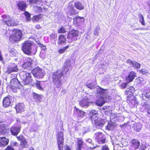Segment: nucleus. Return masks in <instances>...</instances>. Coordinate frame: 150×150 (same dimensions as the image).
Returning a JSON list of instances; mask_svg holds the SVG:
<instances>
[{"instance_id": "nucleus-46", "label": "nucleus", "mask_w": 150, "mask_h": 150, "mask_svg": "<svg viewBox=\"0 0 150 150\" xmlns=\"http://www.w3.org/2000/svg\"><path fill=\"white\" fill-rule=\"evenodd\" d=\"M134 67H133L137 68L139 69L140 67V64L139 63L135 62H134Z\"/></svg>"}, {"instance_id": "nucleus-56", "label": "nucleus", "mask_w": 150, "mask_h": 150, "mask_svg": "<svg viewBox=\"0 0 150 150\" xmlns=\"http://www.w3.org/2000/svg\"><path fill=\"white\" fill-rule=\"evenodd\" d=\"M65 150H71L69 146H66Z\"/></svg>"}, {"instance_id": "nucleus-24", "label": "nucleus", "mask_w": 150, "mask_h": 150, "mask_svg": "<svg viewBox=\"0 0 150 150\" xmlns=\"http://www.w3.org/2000/svg\"><path fill=\"white\" fill-rule=\"evenodd\" d=\"M18 6L21 10H25L26 7V3L23 1H20L18 4Z\"/></svg>"}, {"instance_id": "nucleus-13", "label": "nucleus", "mask_w": 150, "mask_h": 150, "mask_svg": "<svg viewBox=\"0 0 150 150\" xmlns=\"http://www.w3.org/2000/svg\"><path fill=\"white\" fill-rule=\"evenodd\" d=\"M94 136L99 143L103 144L105 142V138L103 136V134L101 132H98L96 133Z\"/></svg>"}, {"instance_id": "nucleus-49", "label": "nucleus", "mask_w": 150, "mask_h": 150, "mask_svg": "<svg viewBox=\"0 0 150 150\" xmlns=\"http://www.w3.org/2000/svg\"><path fill=\"white\" fill-rule=\"evenodd\" d=\"M140 71H141V72L143 74H146L148 73L147 70L145 69H142Z\"/></svg>"}, {"instance_id": "nucleus-5", "label": "nucleus", "mask_w": 150, "mask_h": 150, "mask_svg": "<svg viewBox=\"0 0 150 150\" xmlns=\"http://www.w3.org/2000/svg\"><path fill=\"white\" fill-rule=\"evenodd\" d=\"M20 76L22 80V83L23 85H26L31 83L32 79L30 73L23 71L20 73Z\"/></svg>"}, {"instance_id": "nucleus-30", "label": "nucleus", "mask_w": 150, "mask_h": 150, "mask_svg": "<svg viewBox=\"0 0 150 150\" xmlns=\"http://www.w3.org/2000/svg\"><path fill=\"white\" fill-rule=\"evenodd\" d=\"M134 90V88L133 87H129V88H128L126 90L125 93L126 94L131 95L132 94V92Z\"/></svg>"}, {"instance_id": "nucleus-12", "label": "nucleus", "mask_w": 150, "mask_h": 150, "mask_svg": "<svg viewBox=\"0 0 150 150\" xmlns=\"http://www.w3.org/2000/svg\"><path fill=\"white\" fill-rule=\"evenodd\" d=\"M34 61L30 58L28 57L26 58L24 61V64L22 65L23 68L27 69L28 68H30L34 66L35 64H34Z\"/></svg>"}, {"instance_id": "nucleus-9", "label": "nucleus", "mask_w": 150, "mask_h": 150, "mask_svg": "<svg viewBox=\"0 0 150 150\" xmlns=\"http://www.w3.org/2000/svg\"><path fill=\"white\" fill-rule=\"evenodd\" d=\"M91 96L89 95H87L83 97L82 99L79 101V104L80 106L83 107H88L91 103L90 99Z\"/></svg>"}, {"instance_id": "nucleus-53", "label": "nucleus", "mask_w": 150, "mask_h": 150, "mask_svg": "<svg viewBox=\"0 0 150 150\" xmlns=\"http://www.w3.org/2000/svg\"><path fill=\"white\" fill-rule=\"evenodd\" d=\"M102 150H109L108 147L106 145L104 146L102 148Z\"/></svg>"}, {"instance_id": "nucleus-45", "label": "nucleus", "mask_w": 150, "mask_h": 150, "mask_svg": "<svg viewBox=\"0 0 150 150\" xmlns=\"http://www.w3.org/2000/svg\"><path fill=\"white\" fill-rule=\"evenodd\" d=\"M142 128V125L139 123L137 124L136 125V130L137 131L139 132Z\"/></svg>"}, {"instance_id": "nucleus-43", "label": "nucleus", "mask_w": 150, "mask_h": 150, "mask_svg": "<svg viewBox=\"0 0 150 150\" xmlns=\"http://www.w3.org/2000/svg\"><path fill=\"white\" fill-rule=\"evenodd\" d=\"M17 138L18 140L21 142L25 140V139L23 135H20L18 137H17Z\"/></svg>"}, {"instance_id": "nucleus-32", "label": "nucleus", "mask_w": 150, "mask_h": 150, "mask_svg": "<svg viewBox=\"0 0 150 150\" xmlns=\"http://www.w3.org/2000/svg\"><path fill=\"white\" fill-rule=\"evenodd\" d=\"M86 86L88 88L91 89H93L96 88V84L93 83H87Z\"/></svg>"}, {"instance_id": "nucleus-22", "label": "nucleus", "mask_w": 150, "mask_h": 150, "mask_svg": "<svg viewBox=\"0 0 150 150\" xmlns=\"http://www.w3.org/2000/svg\"><path fill=\"white\" fill-rule=\"evenodd\" d=\"M127 101L128 103L129 104L134 105L135 104L137 103V101L133 96H132V97L129 96H127Z\"/></svg>"}, {"instance_id": "nucleus-8", "label": "nucleus", "mask_w": 150, "mask_h": 150, "mask_svg": "<svg viewBox=\"0 0 150 150\" xmlns=\"http://www.w3.org/2000/svg\"><path fill=\"white\" fill-rule=\"evenodd\" d=\"M31 72L34 76L37 78H43L45 74L44 71L38 67L35 68Z\"/></svg>"}, {"instance_id": "nucleus-42", "label": "nucleus", "mask_w": 150, "mask_h": 150, "mask_svg": "<svg viewBox=\"0 0 150 150\" xmlns=\"http://www.w3.org/2000/svg\"><path fill=\"white\" fill-rule=\"evenodd\" d=\"M66 32L65 29L63 27H62L58 30L59 33H65Z\"/></svg>"}, {"instance_id": "nucleus-64", "label": "nucleus", "mask_w": 150, "mask_h": 150, "mask_svg": "<svg viewBox=\"0 0 150 150\" xmlns=\"http://www.w3.org/2000/svg\"><path fill=\"white\" fill-rule=\"evenodd\" d=\"M76 150H81V148H77Z\"/></svg>"}, {"instance_id": "nucleus-47", "label": "nucleus", "mask_w": 150, "mask_h": 150, "mask_svg": "<svg viewBox=\"0 0 150 150\" xmlns=\"http://www.w3.org/2000/svg\"><path fill=\"white\" fill-rule=\"evenodd\" d=\"M127 85V83H123L120 86V87L122 89H124L126 87Z\"/></svg>"}, {"instance_id": "nucleus-20", "label": "nucleus", "mask_w": 150, "mask_h": 150, "mask_svg": "<svg viewBox=\"0 0 150 150\" xmlns=\"http://www.w3.org/2000/svg\"><path fill=\"white\" fill-rule=\"evenodd\" d=\"M9 142V139L3 137H0V146H5L7 145Z\"/></svg>"}, {"instance_id": "nucleus-63", "label": "nucleus", "mask_w": 150, "mask_h": 150, "mask_svg": "<svg viewBox=\"0 0 150 150\" xmlns=\"http://www.w3.org/2000/svg\"><path fill=\"white\" fill-rule=\"evenodd\" d=\"M42 52L41 51V53H40V56L42 58H44V56H41V54H42Z\"/></svg>"}, {"instance_id": "nucleus-6", "label": "nucleus", "mask_w": 150, "mask_h": 150, "mask_svg": "<svg viewBox=\"0 0 150 150\" xmlns=\"http://www.w3.org/2000/svg\"><path fill=\"white\" fill-rule=\"evenodd\" d=\"M22 32L19 30L14 29L13 30L12 35L9 39L12 42L19 41L22 35Z\"/></svg>"}, {"instance_id": "nucleus-44", "label": "nucleus", "mask_w": 150, "mask_h": 150, "mask_svg": "<svg viewBox=\"0 0 150 150\" xmlns=\"http://www.w3.org/2000/svg\"><path fill=\"white\" fill-rule=\"evenodd\" d=\"M83 143V142L82 140L80 139H78V148H81Z\"/></svg>"}, {"instance_id": "nucleus-15", "label": "nucleus", "mask_w": 150, "mask_h": 150, "mask_svg": "<svg viewBox=\"0 0 150 150\" xmlns=\"http://www.w3.org/2000/svg\"><path fill=\"white\" fill-rule=\"evenodd\" d=\"M18 70L17 65L14 63H12L8 66L6 72L7 73L10 74L13 72H17Z\"/></svg>"}, {"instance_id": "nucleus-33", "label": "nucleus", "mask_w": 150, "mask_h": 150, "mask_svg": "<svg viewBox=\"0 0 150 150\" xmlns=\"http://www.w3.org/2000/svg\"><path fill=\"white\" fill-rule=\"evenodd\" d=\"M83 18L79 16L75 17L73 19L74 24H76L79 23L81 21V19Z\"/></svg>"}, {"instance_id": "nucleus-29", "label": "nucleus", "mask_w": 150, "mask_h": 150, "mask_svg": "<svg viewBox=\"0 0 150 150\" xmlns=\"http://www.w3.org/2000/svg\"><path fill=\"white\" fill-rule=\"evenodd\" d=\"M20 146L22 148H26L28 147V143L25 139V141L21 142Z\"/></svg>"}, {"instance_id": "nucleus-19", "label": "nucleus", "mask_w": 150, "mask_h": 150, "mask_svg": "<svg viewBox=\"0 0 150 150\" xmlns=\"http://www.w3.org/2000/svg\"><path fill=\"white\" fill-rule=\"evenodd\" d=\"M24 105L23 103H20L18 104L16 106V111L18 113H21L24 111Z\"/></svg>"}, {"instance_id": "nucleus-7", "label": "nucleus", "mask_w": 150, "mask_h": 150, "mask_svg": "<svg viewBox=\"0 0 150 150\" xmlns=\"http://www.w3.org/2000/svg\"><path fill=\"white\" fill-rule=\"evenodd\" d=\"M2 18L1 20L4 24H6L8 26H13L17 25L14 19L9 16L4 15L2 16Z\"/></svg>"}, {"instance_id": "nucleus-40", "label": "nucleus", "mask_w": 150, "mask_h": 150, "mask_svg": "<svg viewBox=\"0 0 150 150\" xmlns=\"http://www.w3.org/2000/svg\"><path fill=\"white\" fill-rule=\"evenodd\" d=\"M69 47V45L61 48L59 51V53L62 54L64 52L65 50Z\"/></svg>"}, {"instance_id": "nucleus-50", "label": "nucleus", "mask_w": 150, "mask_h": 150, "mask_svg": "<svg viewBox=\"0 0 150 150\" xmlns=\"http://www.w3.org/2000/svg\"><path fill=\"white\" fill-rule=\"evenodd\" d=\"M50 36L52 38L55 39L57 38V35L55 33H52L50 35Z\"/></svg>"}, {"instance_id": "nucleus-4", "label": "nucleus", "mask_w": 150, "mask_h": 150, "mask_svg": "<svg viewBox=\"0 0 150 150\" xmlns=\"http://www.w3.org/2000/svg\"><path fill=\"white\" fill-rule=\"evenodd\" d=\"M23 52L28 55L35 54L37 51L36 47L33 46L31 42L26 41L23 44Z\"/></svg>"}, {"instance_id": "nucleus-57", "label": "nucleus", "mask_w": 150, "mask_h": 150, "mask_svg": "<svg viewBox=\"0 0 150 150\" xmlns=\"http://www.w3.org/2000/svg\"><path fill=\"white\" fill-rule=\"evenodd\" d=\"M35 27L36 28L38 29H40L41 28V27L38 24L35 26Z\"/></svg>"}, {"instance_id": "nucleus-55", "label": "nucleus", "mask_w": 150, "mask_h": 150, "mask_svg": "<svg viewBox=\"0 0 150 150\" xmlns=\"http://www.w3.org/2000/svg\"><path fill=\"white\" fill-rule=\"evenodd\" d=\"M88 142L91 144H93V142L90 139H88L86 140Z\"/></svg>"}, {"instance_id": "nucleus-52", "label": "nucleus", "mask_w": 150, "mask_h": 150, "mask_svg": "<svg viewBox=\"0 0 150 150\" xmlns=\"http://www.w3.org/2000/svg\"><path fill=\"white\" fill-rule=\"evenodd\" d=\"M5 150H14V149L11 146H8Z\"/></svg>"}, {"instance_id": "nucleus-51", "label": "nucleus", "mask_w": 150, "mask_h": 150, "mask_svg": "<svg viewBox=\"0 0 150 150\" xmlns=\"http://www.w3.org/2000/svg\"><path fill=\"white\" fill-rule=\"evenodd\" d=\"M99 28H96L94 32V34L95 35H97L98 34V31L99 30Z\"/></svg>"}, {"instance_id": "nucleus-10", "label": "nucleus", "mask_w": 150, "mask_h": 150, "mask_svg": "<svg viewBox=\"0 0 150 150\" xmlns=\"http://www.w3.org/2000/svg\"><path fill=\"white\" fill-rule=\"evenodd\" d=\"M78 32L75 30H73L70 31L68 34L67 38L69 42H71L73 41L76 40L78 35Z\"/></svg>"}, {"instance_id": "nucleus-41", "label": "nucleus", "mask_w": 150, "mask_h": 150, "mask_svg": "<svg viewBox=\"0 0 150 150\" xmlns=\"http://www.w3.org/2000/svg\"><path fill=\"white\" fill-rule=\"evenodd\" d=\"M41 83H40V81H38L36 83V87L37 88H38V89H39L40 90H42L43 88L41 86Z\"/></svg>"}, {"instance_id": "nucleus-23", "label": "nucleus", "mask_w": 150, "mask_h": 150, "mask_svg": "<svg viewBox=\"0 0 150 150\" xmlns=\"http://www.w3.org/2000/svg\"><path fill=\"white\" fill-rule=\"evenodd\" d=\"M66 39L64 35H61L59 37L58 41V45H62L65 43Z\"/></svg>"}, {"instance_id": "nucleus-36", "label": "nucleus", "mask_w": 150, "mask_h": 150, "mask_svg": "<svg viewBox=\"0 0 150 150\" xmlns=\"http://www.w3.org/2000/svg\"><path fill=\"white\" fill-rule=\"evenodd\" d=\"M143 107L148 113H150V105L148 104H143Z\"/></svg>"}, {"instance_id": "nucleus-39", "label": "nucleus", "mask_w": 150, "mask_h": 150, "mask_svg": "<svg viewBox=\"0 0 150 150\" xmlns=\"http://www.w3.org/2000/svg\"><path fill=\"white\" fill-rule=\"evenodd\" d=\"M41 15L36 16H34L33 18V22H36L38 21L41 18Z\"/></svg>"}, {"instance_id": "nucleus-27", "label": "nucleus", "mask_w": 150, "mask_h": 150, "mask_svg": "<svg viewBox=\"0 0 150 150\" xmlns=\"http://www.w3.org/2000/svg\"><path fill=\"white\" fill-rule=\"evenodd\" d=\"M67 15L68 17H69V16H73L74 15H75L77 13L76 11L74 9L69 11L67 12ZM71 18H72V17H70Z\"/></svg>"}, {"instance_id": "nucleus-21", "label": "nucleus", "mask_w": 150, "mask_h": 150, "mask_svg": "<svg viewBox=\"0 0 150 150\" xmlns=\"http://www.w3.org/2000/svg\"><path fill=\"white\" fill-rule=\"evenodd\" d=\"M10 104L11 101L9 97H7L4 98L3 101V105L4 107L9 106Z\"/></svg>"}, {"instance_id": "nucleus-28", "label": "nucleus", "mask_w": 150, "mask_h": 150, "mask_svg": "<svg viewBox=\"0 0 150 150\" xmlns=\"http://www.w3.org/2000/svg\"><path fill=\"white\" fill-rule=\"evenodd\" d=\"M138 16L139 18V20L141 24L144 25H145V23L144 19V18L143 15L140 13H139L138 14Z\"/></svg>"}, {"instance_id": "nucleus-26", "label": "nucleus", "mask_w": 150, "mask_h": 150, "mask_svg": "<svg viewBox=\"0 0 150 150\" xmlns=\"http://www.w3.org/2000/svg\"><path fill=\"white\" fill-rule=\"evenodd\" d=\"M76 108V113L77 114L79 117H83L85 112L83 111L77 109L76 107H75Z\"/></svg>"}, {"instance_id": "nucleus-2", "label": "nucleus", "mask_w": 150, "mask_h": 150, "mask_svg": "<svg viewBox=\"0 0 150 150\" xmlns=\"http://www.w3.org/2000/svg\"><path fill=\"white\" fill-rule=\"evenodd\" d=\"M108 90L104 89L101 88L97 89V99L96 101V104L98 106H102L104 104L109 101L111 97L108 95Z\"/></svg>"}, {"instance_id": "nucleus-35", "label": "nucleus", "mask_w": 150, "mask_h": 150, "mask_svg": "<svg viewBox=\"0 0 150 150\" xmlns=\"http://www.w3.org/2000/svg\"><path fill=\"white\" fill-rule=\"evenodd\" d=\"M24 14L26 17V19L28 21H29L30 19V14L27 11H25Z\"/></svg>"}, {"instance_id": "nucleus-11", "label": "nucleus", "mask_w": 150, "mask_h": 150, "mask_svg": "<svg viewBox=\"0 0 150 150\" xmlns=\"http://www.w3.org/2000/svg\"><path fill=\"white\" fill-rule=\"evenodd\" d=\"M57 139L59 150H62L64 140L63 132L61 131L58 133Z\"/></svg>"}, {"instance_id": "nucleus-25", "label": "nucleus", "mask_w": 150, "mask_h": 150, "mask_svg": "<svg viewBox=\"0 0 150 150\" xmlns=\"http://www.w3.org/2000/svg\"><path fill=\"white\" fill-rule=\"evenodd\" d=\"M74 6L77 9L79 10H81L84 8V6L79 1L75 2L74 3Z\"/></svg>"}, {"instance_id": "nucleus-58", "label": "nucleus", "mask_w": 150, "mask_h": 150, "mask_svg": "<svg viewBox=\"0 0 150 150\" xmlns=\"http://www.w3.org/2000/svg\"><path fill=\"white\" fill-rule=\"evenodd\" d=\"M30 1L33 3H36L38 0H30Z\"/></svg>"}, {"instance_id": "nucleus-54", "label": "nucleus", "mask_w": 150, "mask_h": 150, "mask_svg": "<svg viewBox=\"0 0 150 150\" xmlns=\"http://www.w3.org/2000/svg\"><path fill=\"white\" fill-rule=\"evenodd\" d=\"M146 148V147L145 146L143 145H141L140 147V149L141 150H144Z\"/></svg>"}, {"instance_id": "nucleus-14", "label": "nucleus", "mask_w": 150, "mask_h": 150, "mask_svg": "<svg viewBox=\"0 0 150 150\" xmlns=\"http://www.w3.org/2000/svg\"><path fill=\"white\" fill-rule=\"evenodd\" d=\"M130 143V150H135L138 149L140 144V142L137 139H132Z\"/></svg>"}, {"instance_id": "nucleus-18", "label": "nucleus", "mask_w": 150, "mask_h": 150, "mask_svg": "<svg viewBox=\"0 0 150 150\" xmlns=\"http://www.w3.org/2000/svg\"><path fill=\"white\" fill-rule=\"evenodd\" d=\"M21 128L19 127H12L11 129V132L12 135L16 136L20 132Z\"/></svg>"}, {"instance_id": "nucleus-59", "label": "nucleus", "mask_w": 150, "mask_h": 150, "mask_svg": "<svg viewBox=\"0 0 150 150\" xmlns=\"http://www.w3.org/2000/svg\"><path fill=\"white\" fill-rule=\"evenodd\" d=\"M41 48V49H42L43 50H45L46 49V47L44 45Z\"/></svg>"}, {"instance_id": "nucleus-16", "label": "nucleus", "mask_w": 150, "mask_h": 150, "mask_svg": "<svg viewBox=\"0 0 150 150\" xmlns=\"http://www.w3.org/2000/svg\"><path fill=\"white\" fill-rule=\"evenodd\" d=\"M10 87L12 89L15 88H19V86L21 85V83L19 82L17 79L14 78L12 79L10 82Z\"/></svg>"}, {"instance_id": "nucleus-61", "label": "nucleus", "mask_w": 150, "mask_h": 150, "mask_svg": "<svg viewBox=\"0 0 150 150\" xmlns=\"http://www.w3.org/2000/svg\"><path fill=\"white\" fill-rule=\"evenodd\" d=\"M42 44H40L39 45V46L41 48H42L43 46H44Z\"/></svg>"}, {"instance_id": "nucleus-60", "label": "nucleus", "mask_w": 150, "mask_h": 150, "mask_svg": "<svg viewBox=\"0 0 150 150\" xmlns=\"http://www.w3.org/2000/svg\"><path fill=\"white\" fill-rule=\"evenodd\" d=\"M146 93H143L142 94V97L143 98L144 97L146 96Z\"/></svg>"}, {"instance_id": "nucleus-48", "label": "nucleus", "mask_w": 150, "mask_h": 150, "mask_svg": "<svg viewBox=\"0 0 150 150\" xmlns=\"http://www.w3.org/2000/svg\"><path fill=\"white\" fill-rule=\"evenodd\" d=\"M134 62L132 61L130 59H128L127 61V62L133 67H134Z\"/></svg>"}, {"instance_id": "nucleus-3", "label": "nucleus", "mask_w": 150, "mask_h": 150, "mask_svg": "<svg viewBox=\"0 0 150 150\" xmlns=\"http://www.w3.org/2000/svg\"><path fill=\"white\" fill-rule=\"evenodd\" d=\"M91 120L92 123L98 128L102 127L106 122V120L102 119L99 117V115L97 113V111L95 110H92L90 112Z\"/></svg>"}, {"instance_id": "nucleus-38", "label": "nucleus", "mask_w": 150, "mask_h": 150, "mask_svg": "<svg viewBox=\"0 0 150 150\" xmlns=\"http://www.w3.org/2000/svg\"><path fill=\"white\" fill-rule=\"evenodd\" d=\"M33 97L35 100L37 101H39L41 99L40 96L36 93H33Z\"/></svg>"}, {"instance_id": "nucleus-37", "label": "nucleus", "mask_w": 150, "mask_h": 150, "mask_svg": "<svg viewBox=\"0 0 150 150\" xmlns=\"http://www.w3.org/2000/svg\"><path fill=\"white\" fill-rule=\"evenodd\" d=\"M74 9V6L71 3H69L68 4V5L66 9L67 11H69Z\"/></svg>"}, {"instance_id": "nucleus-1", "label": "nucleus", "mask_w": 150, "mask_h": 150, "mask_svg": "<svg viewBox=\"0 0 150 150\" xmlns=\"http://www.w3.org/2000/svg\"><path fill=\"white\" fill-rule=\"evenodd\" d=\"M64 64L62 71L58 70L54 73L52 76L53 82L56 87L58 88H59L62 85V76L63 74H66L71 67V63L69 60H67Z\"/></svg>"}, {"instance_id": "nucleus-31", "label": "nucleus", "mask_w": 150, "mask_h": 150, "mask_svg": "<svg viewBox=\"0 0 150 150\" xmlns=\"http://www.w3.org/2000/svg\"><path fill=\"white\" fill-rule=\"evenodd\" d=\"M117 114L112 113L110 116V118L111 121H115L117 119Z\"/></svg>"}, {"instance_id": "nucleus-17", "label": "nucleus", "mask_w": 150, "mask_h": 150, "mask_svg": "<svg viewBox=\"0 0 150 150\" xmlns=\"http://www.w3.org/2000/svg\"><path fill=\"white\" fill-rule=\"evenodd\" d=\"M136 76V74L133 71L130 72L129 75L126 77V79L127 82H130L132 81Z\"/></svg>"}, {"instance_id": "nucleus-62", "label": "nucleus", "mask_w": 150, "mask_h": 150, "mask_svg": "<svg viewBox=\"0 0 150 150\" xmlns=\"http://www.w3.org/2000/svg\"><path fill=\"white\" fill-rule=\"evenodd\" d=\"M96 147V146H93L92 147H91V150H92V149H95Z\"/></svg>"}, {"instance_id": "nucleus-34", "label": "nucleus", "mask_w": 150, "mask_h": 150, "mask_svg": "<svg viewBox=\"0 0 150 150\" xmlns=\"http://www.w3.org/2000/svg\"><path fill=\"white\" fill-rule=\"evenodd\" d=\"M115 127V125L114 124L108 123L106 127V128L109 130H112L114 129Z\"/></svg>"}]
</instances>
